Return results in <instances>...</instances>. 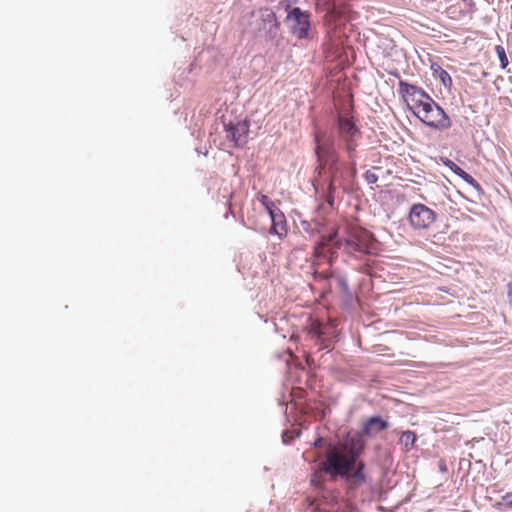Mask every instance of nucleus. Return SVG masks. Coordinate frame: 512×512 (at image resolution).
I'll return each mask as SVG.
<instances>
[{"label":"nucleus","mask_w":512,"mask_h":512,"mask_svg":"<svg viewBox=\"0 0 512 512\" xmlns=\"http://www.w3.org/2000/svg\"><path fill=\"white\" fill-rule=\"evenodd\" d=\"M315 142V153L318 158L320 173L326 174L329 177L328 202L332 205L333 198L331 195L335 191L336 186H344L346 164L339 160L338 153L331 139L325 140L320 134H316Z\"/></svg>","instance_id":"obj_3"},{"label":"nucleus","mask_w":512,"mask_h":512,"mask_svg":"<svg viewBox=\"0 0 512 512\" xmlns=\"http://www.w3.org/2000/svg\"><path fill=\"white\" fill-rule=\"evenodd\" d=\"M501 503L505 506L512 507V492L502 496Z\"/></svg>","instance_id":"obj_20"},{"label":"nucleus","mask_w":512,"mask_h":512,"mask_svg":"<svg viewBox=\"0 0 512 512\" xmlns=\"http://www.w3.org/2000/svg\"><path fill=\"white\" fill-rule=\"evenodd\" d=\"M437 220V213L422 203L413 204L408 213V221L414 230H428Z\"/></svg>","instance_id":"obj_6"},{"label":"nucleus","mask_w":512,"mask_h":512,"mask_svg":"<svg viewBox=\"0 0 512 512\" xmlns=\"http://www.w3.org/2000/svg\"><path fill=\"white\" fill-rule=\"evenodd\" d=\"M249 128L250 125L247 120L235 124L230 123L226 126L227 138L233 141L235 146H243L247 143Z\"/></svg>","instance_id":"obj_10"},{"label":"nucleus","mask_w":512,"mask_h":512,"mask_svg":"<svg viewBox=\"0 0 512 512\" xmlns=\"http://www.w3.org/2000/svg\"><path fill=\"white\" fill-rule=\"evenodd\" d=\"M364 449L365 442L361 437H348L327 449L325 460L319 465L320 470L332 478L348 476Z\"/></svg>","instance_id":"obj_1"},{"label":"nucleus","mask_w":512,"mask_h":512,"mask_svg":"<svg viewBox=\"0 0 512 512\" xmlns=\"http://www.w3.org/2000/svg\"><path fill=\"white\" fill-rule=\"evenodd\" d=\"M364 467L365 465L363 462L356 461V465L354 467L355 470L352 473L350 472L349 475L347 476L350 478L352 486H359L365 482L366 477L364 474Z\"/></svg>","instance_id":"obj_14"},{"label":"nucleus","mask_w":512,"mask_h":512,"mask_svg":"<svg viewBox=\"0 0 512 512\" xmlns=\"http://www.w3.org/2000/svg\"><path fill=\"white\" fill-rule=\"evenodd\" d=\"M399 94L407 103L409 109L414 113L422 105H424L430 98H432L422 88L409 84L405 81H399Z\"/></svg>","instance_id":"obj_7"},{"label":"nucleus","mask_w":512,"mask_h":512,"mask_svg":"<svg viewBox=\"0 0 512 512\" xmlns=\"http://www.w3.org/2000/svg\"><path fill=\"white\" fill-rule=\"evenodd\" d=\"M364 177L369 184H374L378 181V176L371 170H367Z\"/></svg>","instance_id":"obj_19"},{"label":"nucleus","mask_w":512,"mask_h":512,"mask_svg":"<svg viewBox=\"0 0 512 512\" xmlns=\"http://www.w3.org/2000/svg\"><path fill=\"white\" fill-rule=\"evenodd\" d=\"M413 114L422 123L432 129L442 131L451 127V120L449 116L433 98H430L418 110H415Z\"/></svg>","instance_id":"obj_4"},{"label":"nucleus","mask_w":512,"mask_h":512,"mask_svg":"<svg viewBox=\"0 0 512 512\" xmlns=\"http://www.w3.org/2000/svg\"><path fill=\"white\" fill-rule=\"evenodd\" d=\"M336 247L343 249L351 255H374L377 254V240L373 234L361 227H349L346 235L337 239V233L333 232L328 236H324L315 246V255L320 256L325 247Z\"/></svg>","instance_id":"obj_2"},{"label":"nucleus","mask_w":512,"mask_h":512,"mask_svg":"<svg viewBox=\"0 0 512 512\" xmlns=\"http://www.w3.org/2000/svg\"><path fill=\"white\" fill-rule=\"evenodd\" d=\"M310 14L301 11L296 7L288 12L287 19L291 22L292 34L298 39H306L309 37L310 30Z\"/></svg>","instance_id":"obj_8"},{"label":"nucleus","mask_w":512,"mask_h":512,"mask_svg":"<svg viewBox=\"0 0 512 512\" xmlns=\"http://www.w3.org/2000/svg\"><path fill=\"white\" fill-rule=\"evenodd\" d=\"M271 219L270 233L277 235L280 239L287 236L288 225L284 213L277 208L269 214Z\"/></svg>","instance_id":"obj_11"},{"label":"nucleus","mask_w":512,"mask_h":512,"mask_svg":"<svg viewBox=\"0 0 512 512\" xmlns=\"http://www.w3.org/2000/svg\"><path fill=\"white\" fill-rule=\"evenodd\" d=\"M338 134L345 144L350 159L352 160V174H355V151L357 147V140L360 138V131L351 118L346 116H339L338 121Z\"/></svg>","instance_id":"obj_5"},{"label":"nucleus","mask_w":512,"mask_h":512,"mask_svg":"<svg viewBox=\"0 0 512 512\" xmlns=\"http://www.w3.org/2000/svg\"><path fill=\"white\" fill-rule=\"evenodd\" d=\"M388 428V422L381 417L375 416L369 418L363 426V433L365 435H375Z\"/></svg>","instance_id":"obj_12"},{"label":"nucleus","mask_w":512,"mask_h":512,"mask_svg":"<svg viewBox=\"0 0 512 512\" xmlns=\"http://www.w3.org/2000/svg\"><path fill=\"white\" fill-rule=\"evenodd\" d=\"M495 52L499 58L501 68L505 69L508 66V58L506 55L505 48L502 45H497L495 47Z\"/></svg>","instance_id":"obj_18"},{"label":"nucleus","mask_w":512,"mask_h":512,"mask_svg":"<svg viewBox=\"0 0 512 512\" xmlns=\"http://www.w3.org/2000/svg\"><path fill=\"white\" fill-rule=\"evenodd\" d=\"M444 165L448 167L453 173L458 175L461 179H463L466 183H468L469 185L476 189H480V184L470 174L465 172L452 160L447 159L446 161H444Z\"/></svg>","instance_id":"obj_13"},{"label":"nucleus","mask_w":512,"mask_h":512,"mask_svg":"<svg viewBox=\"0 0 512 512\" xmlns=\"http://www.w3.org/2000/svg\"><path fill=\"white\" fill-rule=\"evenodd\" d=\"M400 442L403 444L406 450H409L414 446L416 442V434L412 431H405L400 437Z\"/></svg>","instance_id":"obj_16"},{"label":"nucleus","mask_w":512,"mask_h":512,"mask_svg":"<svg viewBox=\"0 0 512 512\" xmlns=\"http://www.w3.org/2000/svg\"><path fill=\"white\" fill-rule=\"evenodd\" d=\"M331 327L328 324H323L318 320H312L308 327V336L314 340L320 349L330 347L329 335L331 333Z\"/></svg>","instance_id":"obj_9"},{"label":"nucleus","mask_w":512,"mask_h":512,"mask_svg":"<svg viewBox=\"0 0 512 512\" xmlns=\"http://www.w3.org/2000/svg\"><path fill=\"white\" fill-rule=\"evenodd\" d=\"M257 200L265 207L268 214H270L272 210L279 208L276 203L271 201L265 194L258 193Z\"/></svg>","instance_id":"obj_17"},{"label":"nucleus","mask_w":512,"mask_h":512,"mask_svg":"<svg viewBox=\"0 0 512 512\" xmlns=\"http://www.w3.org/2000/svg\"><path fill=\"white\" fill-rule=\"evenodd\" d=\"M431 69L433 71V75L440 79L441 83L446 87L450 88L452 86V78L449 73L444 70L438 64H432Z\"/></svg>","instance_id":"obj_15"}]
</instances>
